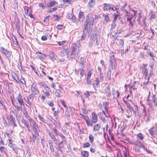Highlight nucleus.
<instances>
[{
    "mask_svg": "<svg viewBox=\"0 0 157 157\" xmlns=\"http://www.w3.org/2000/svg\"><path fill=\"white\" fill-rule=\"evenodd\" d=\"M72 51L69 55L71 59L74 58L77 61V59L79 58L80 55L79 53L80 50L79 47L76 45L75 43H73L71 46Z\"/></svg>",
    "mask_w": 157,
    "mask_h": 157,
    "instance_id": "nucleus-1",
    "label": "nucleus"
},
{
    "mask_svg": "<svg viewBox=\"0 0 157 157\" xmlns=\"http://www.w3.org/2000/svg\"><path fill=\"white\" fill-rule=\"evenodd\" d=\"M124 12H125V16L127 18V21L129 22V25L132 26L133 25V23L135 22V19L136 17L133 19H132L134 17V15L132 14L129 12L127 10H124Z\"/></svg>",
    "mask_w": 157,
    "mask_h": 157,
    "instance_id": "nucleus-2",
    "label": "nucleus"
},
{
    "mask_svg": "<svg viewBox=\"0 0 157 157\" xmlns=\"http://www.w3.org/2000/svg\"><path fill=\"white\" fill-rule=\"evenodd\" d=\"M87 20L89 21L90 29L92 28L94 24V18L92 16V15H89L86 17V21Z\"/></svg>",
    "mask_w": 157,
    "mask_h": 157,
    "instance_id": "nucleus-3",
    "label": "nucleus"
},
{
    "mask_svg": "<svg viewBox=\"0 0 157 157\" xmlns=\"http://www.w3.org/2000/svg\"><path fill=\"white\" fill-rule=\"evenodd\" d=\"M31 91L33 95L37 94L39 92V90L36 87L35 83H33L31 86Z\"/></svg>",
    "mask_w": 157,
    "mask_h": 157,
    "instance_id": "nucleus-4",
    "label": "nucleus"
},
{
    "mask_svg": "<svg viewBox=\"0 0 157 157\" xmlns=\"http://www.w3.org/2000/svg\"><path fill=\"white\" fill-rule=\"evenodd\" d=\"M1 51L5 55L8 59L10 57L12 52H11L7 50L3 47H1L0 48Z\"/></svg>",
    "mask_w": 157,
    "mask_h": 157,
    "instance_id": "nucleus-5",
    "label": "nucleus"
},
{
    "mask_svg": "<svg viewBox=\"0 0 157 157\" xmlns=\"http://www.w3.org/2000/svg\"><path fill=\"white\" fill-rule=\"evenodd\" d=\"M30 125H31L32 130L34 132H38L39 130V128L38 124L35 121H33V122H30Z\"/></svg>",
    "mask_w": 157,
    "mask_h": 157,
    "instance_id": "nucleus-6",
    "label": "nucleus"
},
{
    "mask_svg": "<svg viewBox=\"0 0 157 157\" xmlns=\"http://www.w3.org/2000/svg\"><path fill=\"white\" fill-rule=\"evenodd\" d=\"M135 144L136 146H138L139 147H141L144 149V150L146 151H147V153H151V152L150 150H148L147 148H145V146L144 144H142L140 142L136 141L135 143Z\"/></svg>",
    "mask_w": 157,
    "mask_h": 157,
    "instance_id": "nucleus-7",
    "label": "nucleus"
},
{
    "mask_svg": "<svg viewBox=\"0 0 157 157\" xmlns=\"http://www.w3.org/2000/svg\"><path fill=\"white\" fill-rule=\"evenodd\" d=\"M7 119L9 120L11 122V124L12 125H13V127H16L17 125L16 123L15 119L14 118L12 115H10L7 117Z\"/></svg>",
    "mask_w": 157,
    "mask_h": 157,
    "instance_id": "nucleus-8",
    "label": "nucleus"
},
{
    "mask_svg": "<svg viewBox=\"0 0 157 157\" xmlns=\"http://www.w3.org/2000/svg\"><path fill=\"white\" fill-rule=\"evenodd\" d=\"M16 99L20 105L23 106L24 107L25 106L23 99H22V97L21 94L19 93L18 94V95L16 98Z\"/></svg>",
    "mask_w": 157,
    "mask_h": 157,
    "instance_id": "nucleus-9",
    "label": "nucleus"
},
{
    "mask_svg": "<svg viewBox=\"0 0 157 157\" xmlns=\"http://www.w3.org/2000/svg\"><path fill=\"white\" fill-rule=\"evenodd\" d=\"M104 5L103 9L104 10H111V9L113 10H114V9L112 7L113 6L112 5L105 3L104 4Z\"/></svg>",
    "mask_w": 157,
    "mask_h": 157,
    "instance_id": "nucleus-10",
    "label": "nucleus"
},
{
    "mask_svg": "<svg viewBox=\"0 0 157 157\" xmlns=\"http://www.w3.org/2000/svg\"><path fill=\"white\" fill-rule=\"evenodd\" d=\"M105 94L107 97H109L111 95V93L110 90V87L108 85L105 89Z\"/></svg>",
    "mask_w": 157,
    "mask_h": 157,
    "instance_id": "nucleus-11",
    "label": "nucleus"
},
{
    "mask_svg": "<svg viewBox=\"0 0 157 157\" xmlns=\"http://www.w3.org/2000/svg\"><path fill=\"white\" fill-rule=\"evenodd\" d=\"M67 17L68 19H71V21L74 22H75L77 21L75 17L70 13H67Z\"/></svg>",
    "mask_w": 157,
    "mask_h": 157,
    "instance_id": "nucleus-12",
    "label": "nucleus"
},
{
    "mask_svg": "<svg viewBox=\"0 0 157 157\" xmlns=\"http://www.w3.org/2000/svg\"><path fill=\"white\" fill-rule=\"evenodd\" d=\"M116 11H117V13H114L113 14L114 16V19L113 21H114L117 20V18H118V19H120V17L119 16V14H120V12L118 11L119 9L116 8H115Z\"/></svg>",
    "mask_w": 157,
    "mask_h": 157,
    "instance_id": "nucleus-13",
    "label": "nucleus"
},
{
    "mask_svg": "<svg viewBox=\"0 0 157 157\" xmlns=\"http://www.w3.org/2000/svg\"><path fill=\"white\" fill-rule=\"evenodd\" d=\"M98 118L97 115L96 113L93 112L92 114L91 121L93 123H96L97 121Z\"/></svg>",
    "mask_w": 157,
    "mask_h": 157,
    "instance_id": "nucleus-14",
    "label": "nucleus"
},
{
    "mask_svg": "<svg viewBox=\"0 0 157 157\" xmlns=\"http://www.w3.org/2000/svg\"><path fill=\"white\" fill-rule=\"evenodd\" d=\"M50 59L53 61L55 60L57 57V56L52 51H51L49 54Z\"/></svg>",
    "mask_w": 157,
    "mask_h": 157,
    "instance_id": "nucleus-15",
    "label": "nucleus"
},
{
    "mask_svg": "<svg viewBox=\"0 0 157 157\" xmlns=\"http://www.w3.org/2000/svg\"><path fill=\"white\" fill-rule=\"evenodd\" d=\"M84 13L83 12H81L79 13L78 17H79V21L81 22H82L85 19V16H84Z\"/></svg>",
    "mask_w": 157,
    "mask_h": 157,
    "instance_id": "nucleus-16",
    "label": "nucleus"
},
{
    "mask_svg": "<svg viewBox=\"0 0 157 157\" xmlns=\"http://www.w3.org/2000/svg\"><path fill=\"white\" fill-rule=\"evenodd\" d=\"M137 17L138 18L137 19V21L138 23L140 24H141V22L140 21V20L142 18V12L141 11H140L138 14L137 15Z\"/></svg>",
    "mask_w": 157,
    "mask_h": 157,
    "instance_id": "nucleus-17",
    "label": "nucleus"
},
{
    "mask_svg": "<svg viewBox=\"0 0 157 157\" xmlns=\"http://www.w3.org/2000/svg\"><path fill=\"white\" fill-rule=\"evenodd\" d=\"M116 64V61H113L111 62H109V69H110L111 70H113V69L114 68V67Z\"/></svg>",
    "mask_w": 157,
    "mask_h": 157,
    "instance_id": "nucleus-18",
    "label": "nucleus"
},
{
    "mask_svg": "<svg viewBox=\"0 0 157 157\" xmlns=\"http://www.w3.org/2000/svg\"><path fill=\"white\" fill-rule=\"evenodd\" d=\"M100 128L101 125L100 124H95L94 127L93 131L94 132H98Z\"/></svg>",
    "mask_w": 157,
    "mask_h": 157,
    "instance_id": "nucleus-19",
    "label": "nucleus"
},
{
    "mask_svg": "<svg viewBox=\"0 0 157 157\" xmlns=\"http://www.w3.org/2000/svg\"><path fill=\"white\" fill-rule=\"evenodd\" d=\"M96 83H94L92 84V85L93 86L94 88L95 91H96L97 90V89L99 88L100 87V86L99 84V82H96Z\"/></svg>",
    "mask_w": 157,
    "mask_h": 157,
    "instance_id": "nucleus-20",
    "label": "nucleus"
},
{
    "mask_svg": "<svg viewBox=\"0 0 157 157\" xmlns=\"http://www.w3.org/2000/svg\"><path fill=\"white\" fill-rule=\"evenodd\" d=\"M0 104L2 105L3 108L6 111L7 109L6 106V103L5 101L0 100Z\"/></svg>",
    "mask_w": 157,
    "mask_h": 157,
    "instance_id": "nucleus-21",
    "label": "nucleus"
},
{
    "mask_svg": "<svg viewBox=\"0 0 157 157\" xmlns=\"http://www.w3.org/2000/svg\"><path fill=\"white\" fill-rule=\"evenodd\" d=\"M39 134L38 132H34V134H32V140L33 143H35L36 139H37V136Z\"/></svg>",
    "mask_w": 157,
    "mask_h": 157,
    "instance_id": "nucleus-22",
    "label": "nucleus"
},
{
    "mask_svg": "<svg viewBox=\"0 0 157 157\" xmlns=\"http://www.w3.org/2000/svg\"><path fill=\"white\" fill-rule=\"evenodd\" d=\"M86 23L84 24V28L83 30V32L87 33V30L88 29V25L89 24V21L87 20V21H86Z\"/></svg>",
    "mask_w": 157,
    "mask_h": 157,
    "instance_id": "nucleus-23",
    "label": "nucleus"
},
{
    "mask_svg": "<svg viewBox=\"0 0 157 157\" xmlns=\"http://www.w3.org/2000/svg\"><path fill=\"white\" fill-rule=\"evenodd\" d=\"M104 80V78L103 76V74L101 73V75H100V77L99 78H97L96 80H95V82H102Z\"/></svg>",
    "mask_w": 157,
    "mask_h": 157,
    "instance_id": "nucleus-24",
    "label": "nucleus"
},
{
    "mask_svg": "<svg viewBox=\"0 0 157 157\" xmlns=\"http://www.w3.org/2000/svg\"><path fill=\"white\" fill-rule=\"evenodd\" d=\"M124 103L126 105L127 108H128L130 111L133 110V108L132 107L129 102L127 101H125L123 99Z\"/></svg>",
    "mask_w": 157,
    "mask_h": 157,
    "instance_id": "nucleus-25",
    "label": "nucleus"
},
{
    "mask_svg": "<svg viewBox=\"0 0 157 157\" xmlns=\"http://www.w3.org/2000/svg\"><path fill=\"white\" fill-rule=\"evenodd\" d=\"M49 148L51 152H53L54 151V149L53 148V142L52 141H49Z\"/></svg>",
    "mask_w": 157,
    "mask_h": 157,
    "instance_id": "nucleus-26",
    "label": "nucleus"
},
{
    "mask_svg": "<svg viewBox=\"0 0 157 157\" xmlns=\"http://www.w3.org/2000/svg\"><path fill=\"white\" fill-rule=\"evenodd\" d=\"M113 94L114 97H118L119 95V93L118 91H116L114 88H112Z\"/></svg>",
    "mask_w": 157,
    "mask_h": 157,
    "instance_id": "nucleus-27",
    "label": "nucleus"
},
{
    "mask_svg": "<svg viewBox=\"0 0 157 157\" xmlns=\"http://www.w3.org/2000/svg\"><path fill=\"white\" fill-rule=\"evenodd\" d=\"M64 141L61 142L58 145V149L61 152H63V151L62 150V148L63 147V146Z\"/></svg>",
    "mask_w": 157,
    "mask_h": 157,
    "instance_id": "nucleus-28",
    "label": "nucleus"
},
{
    "mask_svg": "<svg viewBox=\"0 0 157 157\" xmlns=\"http://www.w3.org/2000/svg\"><path fill=\"white\" fill-rule=\"evenodd\" d=\"M81 155L84 157H88L89 156V153L86 151H82L81 152Z\"/></svg>",
    "mask_w": 157,
    "mask_h": 157,
    "instance_id": "nucleus-29",
    "label": "nucleus"
},
{
    "mask_svg": "<svg viewBox=\"0 0 157 157\" xmlns=\"http://www.w3.org/2000/svg\"><path fill=\"white\" fill-rule=\"evenodd\" d=\"M56 4H57V3L56 2L52 1L48 3L47 5L48 7H50L53 6Z\"/></svg>",
    "mask_w": 157,
    "mask_h": 157,
    "instance_id": "nucleus-30",
    "label": "nucleus"
},
{
    "mask_svg": "<svg viewBox=\"0 0 157 157\" xmlns=\"http://www.w3.org/2000/svg\"><path fill=\"white\" fill-rule=\"evenodd\" d=\"M120 46V48L121 50H123L124 49V40L123 39H120L119 40V42Z\"/></svg>",
    "mask_w": 157,
    "mask_h": 157,
    "instance_id": "nucleus-31",
    "label": "nucleus"
},
{
    "mask_svg": "<svg viewBox=\"0 0 157 157\" xmlns=\"http://www.w3.org/2000/svg\"><path fill=\"white\" fill-rule=\"evenodd\" d=\"M67 54V51L65 49L62 50L60 52V55L62 57H63L66 56Z\"/></svg>",
    "mask_w": 157,
    "mask_h": 157,
    "instance_id": "nucleus-32",
    "label": "nucleus"
},
{
    "mask_svg": "<svg viewBox=\"0 0 157 157\" xmlns=\"http://www.w3.org/2000/svg\"><path fill=\"white\" fill-rule=\"evenodd\" d=\"M8 146L14 151H15L17 149V147L14 143L11 144H8Z\"/></svg>",
    "mask_w": 157,
    "mask_h": 157,
    "instance_id": "nucleus-33",
    "label": "nucleus"
},
{
    "mask_svg": "<svg viewBox=\"0 0 157 157\" xmlns=\"http://www.w3.org/2000/svg\"><path fill=\"white\" fill-rule=\"evenodd\" d=\"M13 78L15 80L16 82L18 83L20 82V80L18 76L15 74H14L12 75Z\"/></svg>",
    "mask_w": 157,
    "mask_h": 157,
    "instance_id": "nucleus-34",
    "label": "nucleus"
},
{
    "mask_svg": "<svg viewBox=\"0 0 157 157\" xmlns=\"http://www.w3.org/2000/svg\"><path fill=\"white\" fill-rule=\"evenodd\" d=\"M113 71V70H111L110 69H109L108 72L107 73V76L108 77V78L109 80H110L111 79V71Z\"/></svg>",
    "mask_w": 157,
    "mask_h": 157,
    "instance_id": "nucleus-35",
    "label": "nucleus"
},
{
    "mask_svg": "<svg viewBox=\"0 0 157 157\" xmlns=\"http://www.w3.org/2000/svg\"><path fill=\"white\" fill-rule=\"evenodd\" d=\"M49 135L51 139L53 140L54 141H57L58 140L56 139L55 135L52 133L49 132Z\"/></svg>",
    "mask_w": 157,
    "mask_h": 157,
    "instance_id": "nucleus-36",
    "label": "nucleus"
},
{
    "mask_svg": "<svg viewBox=\"0 0 157 157\" xmlns=\"http://www.w3.org/2000/svg\"><path fill=\"white\" fill-rule=\"evenodd\" d=\"M21 121L23 124H24V125L26 127L30 125L29 123L24 119H22Z\"/></svg>",
    "mask_w": 157,
    "mask_h": 157,
    "instance_id": "nucleus-37",
    "label": "nucleus"
},
{
    "mask_svg": "<svg viewBox=\"0 0 157 157\" xmlns=\"http://www.w3.org/2000/svg\"><path fill=\"white\" fill-rule=\"evenodd\" d=\"M90 7H93L95 4V0H90L88 3Z\"/></svg>",
    "mask_w": 157,
    "mask_h": 157,
    "instance_id": "nucleus-38",
    "label": "nucleus"
},
{
    "mask_svg": "<svg viewBox=\"0 0 157 157\" xmlns=\"http://www.w3.org/2000/svg\"><path fill=\"white\" fill-rule=\"evenodd\" d=\"M109 103L107 101L104 102L103 103V105L104 106V109L107 112H108V107L107 105Z\"/></svg>",
    "mask_w": 157,
    "mask_h": 157,
    "instance_id": "nucleus-39",
    "label": "nucleus"
},
{
    "mask_svg": "<svg viewBox=\"0 0 157 157\" xmlns=\"http://www.w3.org/2000/svg\"><path fill=\"white\" fill-rule=\"evenodd\" d=\"M87 118H88L87 120H86V124L87 125V126H93V123L91 122H90V119L89 117H87Z\"/></svg>",
    "mask_w": 157,
    "mask_h": 157,
    "instance_id": "nucleus-40",
    "label": "nucleus"
},
{
    "mask_svg": "<svg viewBox=\"0 0 157 157\" xmlns=\"http://www.w3.org/2000/svg\"><path fill=\"white\" fill-rule=\"evenodd\" d=\"M87 33L83 32L82 35L80 40H83L85 39L87 35Z\"/></svg>",
    "mask_w": 157,
    "mask_h": 157,
    "instance_id": "nucleus-41",
    "label": "nucleus"
},
{
    "mask_svg": "<svg viewBox=\"0 0 157 157\" xmlns=\"http://www.w3.org/2000/svg\"><path fill=\"white\" fill-rule=\"evenodd\" d=\"M22 112L23 113L24 115L25 116V118L29 116L28 112L26 111L25 106L23 108V110L22 111Z\"/></svg>",
    "mask_w": 157,
    "mask_h": 157,
    "instance_id": "nucleus-42",
    "label": "nucleus"
},
{
    "mask_svg": "<svg viewBox=\"0 0 157 157\" xmlns=\"http://www.w3.org/2000/svg\"><path fill=\"white\" fill-rule=\"evenodd\" d=\"M60 101L62 105H63L64 108L66 109V111H67L68 109V107L67 105H66L64 101L61 99H60Z\"/></svg>",
    "mask_w": 157,
    "mask_h": 157,
    "instance_id": "nucleus-43",
    "label": "nucleus"
},
{
    "mask_svg": "<svg viewBox=\"0 0 157 157\" xmlns=\"http://www.w3.org/2000/svg\"><path fill=\"white\" fill-rule=\"evenodd\" d=\"M0 151L2 152L6 153L7 151V149L4 147L1 146L0 147Z\"/></svg>",
    "mask_w": 157,
    "mask_h": 157,
    "instance_id": "nucleus-44",
    "label": "nucleus"
},
{
    "mask_svg": "<svg viewBox=\"0 0 157 157\" xmlns=\"http://www.w3.org/2000/svg\"><path fill=\"white\" fill-rule=\"evenodd\" d=\"M89 138L90 140V143H93L94 141V138L92 134H90L89 136Z\"/></svg>",
    "mask_w": 157,
    "mask_h": 157,
    "instance_id": "nucleus-45",
    "label": "nucleus"
},
{
    "mask_svg": "<svg viewBox=\"0 0 157 157\" xmlns=\"http://www.w3.org/2000/svg\"><path fill=\"white\" fill-rule=\"evenodd\" d=\"M93 73V70H90L87 73V75L86 78H90V77Z\"/></svg>",
    "mask_w": 157,
    "mask_h": 157,
    "instance_id": "nucleus-46",
    "label": "nucleus"
},
{
    "mask_svg": "<svg viewBox=\"0 0 157 157\" xmlns=\"http://www.w3.org/2000/svg\"><path fill=\"white\" fill-rule=\"evenodd\" d=\"M154 128V127H153L151 128L149 130V132L151 136H153L154 135V132L153 129Z\"/></svg>",
    "mask_w": 157,
    "mask_h": 157,
    "instance_id": "nucleus-47",
    "label": "nucleus"
},
{
    "mask_svg": "<svg viewBox=\"0 0 157 157\" xmlns=\"http://www.w3.org/2000/svg\"><path fill=\"white\" fill-rule=\"evenodd\" d=\"M105 20L103 21V22L105 23H106L108 22V21L109 20V17L107 15H105L104 16Z\"/></svg>",
    "mask_w": 157,
    "mask_h": 157,
    "instance_id": "nucleus-48",
    "label": "nucleus"
},
{
    "mask_svg": "<svg viewBox=\"0 0 157 157\" xmlns=\"http://www.w3.org/2000/svg\"><path fill=\"white\" fill-rule=\"evenodd\" d=\"M52 122H53V124L56 126L55 127H56L58 128H59V124L54 119Z\"/></svg>",
    "mask_w": 157,
    "mask_h": 157,
    "instance_id": "nucleus-49",
    "label": "nucleus"
},
{
    "mask_svg": "<svg viewBox=\"0 0 157 157\" xmlns=\"http://www.w3.org/2000/svg\"><path fill=\"white\" fill-rule=\"evenodd\" d=\"M79 66L80 67L79 70L84 71V69L85 67L84 63H79Z\"/></svg>",
    "mask_w": 157,
    "mask_h": 157,
    "instance_id": "nucleus-50",
    "label": "nucleus"
},
{
    "mask_svg": "<svg viewBox=\"0 0 157 157\" xmlns=\"http://www.w3.org/2000/svg\"><path fill=\"white\" fill-rule=\"evenodd\" d=\"M56 127H55L52 129V131L55 134V135L56 136H57L58 135V134L57 133V129Z\"/></svg>",
    "mask_w": 157,
    "mask_h": 157,
    "instance_id": "nucleus-51",
    "label": "nucleus"
},
{
    "mask_svg": "<svg viewBox=\"0 0 157 157\" xmlns=\"http://www.w3.org/2000/svg\"><path fill=\"white\" fill-rule=\"evenodd\" d=\"M24 9L25 10V14L27 15H28L29 13V11L28 7L26 6H25L24 7Z\"/></svg>",
    "mask_w": 157,
    "mask_h": 157,
    "instance_id": "nucleus-52",
    "label": "nucleus"
},
{
    "mask_svg": "<svg viewBox=\"0 0 157 157\" xmlns=\"http://www.w3.org/2000/svg\"><path fill=\"white\" fill-rule=\"evenodd\" d=\"M137 136L140 140H142L144 138L143 135L141 133H139L137 135Z\"/></svg>",
    "mask_w": 157,
    "mask_h": 157,
    "instance_id": "nucleus-53",
    "label": "nucleus"
},
{
    "mask_svg": "<svg viewBox=\"0 0 157 157\" xmlns=\"http://www.w3.org/2000/svg\"><path fill=\"white\" fill-rule=\"evenodd\" d=\"M90 144L88 142L86 143L83 145V147L84 148L88 147H90Z\"/></svg>",
    "mask_w": 157,
    "mask_h": 157,
    "instance_id": "nucleus-54",
    "label": "nucleus"
},
{
    "mask_svg": "<svg viewBox=\"0 0 157 157\" xmlns=\"http://www.w3.org/2000/svg\"><path fill=\"white\" fill-rule=\"evenodd\" d=\"M60 91L59 90L58 91L57 90L55 92V93L56 94V96H58V97H60L61 96L60 94Z\"/></svg>",
    "mask_w": 157,
    "mask_h": 157,
    "instance_id": "nucleus-55",
    "label": "nucleus"
},
{
    "mask_svg": "<svg viewBox=\"0 0 157 157\" xmlns=\"http://www.w3.org/2000/svg\"><path fill=\"white\" fill-rule=\"evenodd\" d=\"M54 17H55V20L56 21H59L60 18V17L58 16L57 15L54 14L53 15Z\"/></svg>",
    "mask_w": 157,
    "mask_h": 157,
    "instance_id": "nucleus-56",
    "label": "nucleus"
},
{
    "mask_svg": "<svg viewBox=\"0 0 157 157\" xmlns=\"http://www.w3.org/2000/svg\"><path fill=\"white\" fill-rule=\"evenodd\" d=\"M41 86H43L47 91H49L50 90V89L48 87L47 84L42 85Z\"/></svg>",
    "mask_w": 157,
    "mask_h": 157,
    "instance_id": "nucleus-57",
    "label": "nucleus"
},
{
    "mask_svg": "<svg viewBox=\"0 0 157 157\" xmlns=\"http://www.w3.org/2000/svg\"><path fill=\"white\" fill-rule=\"evenodd\" d=\"M95 42V40L94 39H91L90 42H89V44L91 46H92V44L94 43Z\"/></svg>",
    "mask_w": 157,
    "mask_h": 157,
    "instance_id": "nucleus-58",
    "label": "nucleus"
},
{
    "mask_svg": "<svg viewBox=\"0 0 157 157\" xmlns=\"http://www.w3.org/2000/svg\"><path fill=\"white\" fill-rule=\"evenodd\" d=\"M112 61H116L113 55H112L110 56L109 62H111Z\"/></svg>",
    "mask_w": 157,
    "mask_h": 157,
    "instance_id": "nucleus-59",
    "label": "nucleus"
},
{
    "mask_svg": "<svg viewBox=\"0 0 157 157\" xmlns=\"http://www.w3.org/2000/svg\"><path fill=\"white\" fill-rule=\"evenodd\" d=\"M38 117L39 119L42 122L45 123V120L43 117L40 115H38Z\"/></svg>",
    "mask_w": 157,
    "mask_h": 157,
    "instance_id": "nucleus-60",
    "label": "nucleus"
},
{
    "mask_svg": "<svg viewBox=\"0 0 157 157\" xmlns=\"http://www.w3.org/2000/svg\"><path fill=\"white\" fill-rule=\"evenodd\" d=\"M57 7H54L52 9V8L50 9L49 10L48 12L49 13H52L53 11H55L56 10H57Z\"/></svg>",
    "mask_w": 157,
    "mask_h": 157,
    "instance_id": "nucleus-61",
    "label": "nucleus"
},
{
    "mask_svg": "<svg viewBox=\"0 0 157 157\" xmlns=\"http://www.w3.org/2000/svg\"><path fill=\"white\" fill-rule=\"evenodd\" d=\"M63 1L65 3L71 4L72 3V1L70 0H63Z\"/></svg>",
    "mask_w": 157,
    "mask_h": 157,
    "instance_id": "nucleus-62",
    "label": "nucleus"
},
{
    "mask_svg": "<svg viewBox=\"0 0 157 157\" xmlns=\"http://www.w3.org/2000/svg\"><path fill=\"white\" fill-rule=\"evenodd\" d=\"M80 116L81 117H82L84 119L85 121L88 119V118H87V117L86 116V115L84 116L81 113H80Z\"/></svg>",
    "mask_w": 157,
    "mask_h": 157,
    "instance_id": "nucleus-63",
    "label": "nucleus"
},
{
    "mask_svg": "<svg viewBox=\"0 0 157 157\" xmlns=\"http://www.w3.org/2000/svg\"><path fill=\"white\" fill-rule=\"evenodd\" d=\"M90 92L89 91H86L84 93V94L86 96V97L88 98L90 96Z\"/></svg>",
    "mask_w": 157,
    "mask_h": 157,
    "instance_id": "nucleus-64",
    "label": "nucleus"
}]
</instances>
